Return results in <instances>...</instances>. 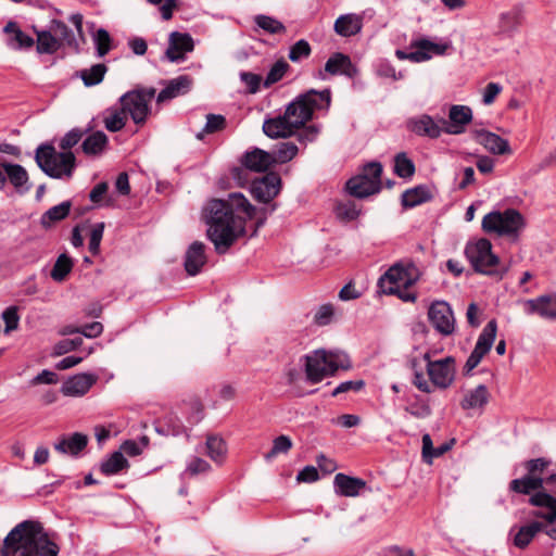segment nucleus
<instances>
[{"label":"nucleus","mask_w":556,"mask_h":556,"mask_svg":"<svg viewBox=\"0 0 556 556\" xmlns=\"http://www.w3.org/2000/svg\"><path fill=\"white\" fill-rule=\"evenodd\" d=\"M193 40L189 34L173 31L169 35L168 47L165 55L172 62L185 59V53L193 50Z\"/></svg>","instance_id":"obj_17"},{"label":"nucleus","mask_w":556,"mask_h":556,"mask_svg":"<svg viewBox=\"0 0 556 556\" xmlns=\"http://www.w3.org/2000/svg\"><path fill=\"white\" fill-rule=\"evenodd\" d=\"M88 443L87 435L75 432L70 437H64L60 439L58 443L54 444V448L62 453V454H70V455H78Z\"/></svg>","instance_id":"obj_31"},{"label":"nucleus","mask_w":556,"mask_h":556,"mask_svg":"<svg viewBox=\"0 0 556 556\" xmlns=\"http://www.w3.org/2000/svg\"><path fill=\"white\" fill-rule=\"evenodd\" d=\"M1 318L4 323V333L8 334L12 331L17 330L20 325V315L17 306H9L7 307L2 314Z\"/></svg>","instance_id":"obj_51"},{"label":"nucleus","mask_w":556,"mask_h":556,"mask_svg":"<svg viewBox=\"0 0 556 556\" xmlns=\"http://www.w3.org/2000/svg\"><path fill=\"white\" fill-rule=\"evenodd\" d=\"M59 381L58 375L54 371L43 369L37 376H35L29 384L35 387L39 384H56Z\"/></svg>","instance_id":"obj_62"},{"label":"nucleus","mask_w":556,"mask_h":556,"mask_svg":"<svg viewBox=\"0 0 556 556\" xmlns=\"http://www.w3.org/2000/svg\"><path fill=\"white\" fill-rule=\"evenodd\" d=\"M529 503L532 506L544 507L547 509L545 513L535 511V517L542 518L548 523L556 521V496H554L552 493H548L547 491L534 493L529 498Z\"/></svg>","instance_id":"obj_23"},{"label":"nucleus","mask_w":556,"mask_h":556,"mask_svg":"<svg viewBox=\"0 0 556 556\" xmlns=\"http://www.w3.org/2000/svg\"><path fill=\"white\" fill-rule=\"evenodd\" d=\"M333 314L334 307L332 304H323L314 314V323L318 326H326L331 323Z\"/></svg>","instance_id":"obj_58"},{"label":"nucleus","mask_w":556,"mask_h":556,"mask_svg":"<svg viewBox=\"0 0 556 556\" xmlns=\"http://www.w3.org/2000/svg\"><path fill=\"white\" fill-rule=\"evenodd\" d=\"M427 372L431 382L441 389L448 388L455 375V359L452 356L445 358L429 362L427 364Z\"/></svg>","instance_id":"obj_14"},{"label":"nucleus","mask_w":556,"mask_h":556,"mask_svg":"<svg viewBox=\"0 0 556 556\" xmlns=\"http://www.w3.org/2000/svg\"><path fill=\"white\" fill-rule=\"evenodd\" d=\"M97 377L91 374H78L73 377H70L65 380L61 387V392L65 396H83L85 395L91 387L96 383Z\"/></svg>","instance_id":"obj_19"},{"label":"nucleus","mask_w":556,"mask_h":556,"mask_svg":"<svg viewBox=\"0 0 556 556\" xmlns=\"http://www.w3.org/2000/svg\"><path fill=\"white\" fill-rule=\"evenodd\" d=\"M448 46L446 43H435L428 39L414 40L410 43L413 53H416L420 59L414 60L415 63H420L430 60L433 55H442L445 53Z\"/></svg>","instance_id":"obj_26"},{"label":"nucleus","mask_w":556,"mask_h":556,"mask_svg":"<svg viewBox=\"0 0 556 556\" xmlns=\"http://www.w3.org/2000/svg\"><path fill=\"white\" fill-rule=\"evenodd\" d=\"M394 172L399 177L408 178L415 173V165L404 152L397 153L394 159Z\"/></svg>","instance_id":"obj_47"},{"label":"nucleus","mask_w":556,"mask_h":556,"mask_svg":"<svg viewBox=\"0 0 556 556\" xmlns=\"http://www.w3.org/2000/svg\"><path fill=\"white\" fill-rule=\"evenodd\" d=\"M289 70V64L285 61V60H279L277 61L269 70L266 78H265V81H264V85L265 87H269L274 84H276L277 81H279L280 79H282V77L285 76V74L287 73V71Z\"/></svg>","instance_id":"obj_53"},{"label":"nucleus","mask_w":556,"mask_h":556,"mask_svg":"<svg viewBox=\"0 0 556 556\" xmlns=\"http://www.w3.org/2000/svg\"><path fill=\"white\" fill-rule=\"evenodd\" d=\"M84 135V130L74 128L64 135L59 146L64 152H71L70 149L76 146L81 140Z\"/></svg>","instance_id":"obj_57"},{"label":"nucleus","mask_w":556,"mask_h":556,"mask_svg":"<svg viewBox=\"0 0 556 556\" xmlns=\"http://www.w3.org/2000/svg\"><path fill=\"white\" fill-rule=\"evenodd\" d=\"M206 453L216 464H223L227 455V444L223 438L208 435L206 438Z\"/></svg>","instance_id":"obj_38"},{"label":"nucleus","mask_w":556,"mask_h":556,"mask_svg":"<svg viewBox=\"0 0 556 556\" xmlns=\"http://www.w3.org/2000/svg\"><path fill=\"white\" fill-rule=\"evenodd\" d=\"M298 147L293 142H281L278 144L277 150L274 152L273 159L275 163H287L298 154Z\"/></svg>","instance_id":"obj_48"},{"label":"nucleus","mask_w":556,"mask_h":556,"mask_svg":"<svg viewBox=\"0 0 556 556\" xmlns=\"http://www.w3.org/2000/svg\"><path fill=\"white\" fill-rule=\"evenodd\" d=\"M489 402V391L484 384H479L469 391L463 399L460 406L464 409L481 408Z\"/></svg>","instance_id":"obj_34"},{"label":"nucleus","mask_w":556,"mask_h":556,"mask_svg":"<svg viewBox=\"0 0 556 556\" xmlns=\"http://www.w3.org/2000/svg\"><path fill=\"white\" fill-rule=\"evenodd\" d=\"M431 193L425 186L406 190L402 195V203L406 207H414L430 200Z\"/></svg>","instance_id":"obj_41"},{"label":"nucleus","mask_w":556,"mask_h":556,"mask_svg":"<svg viewBox=\"0 0 556 556\" xmlns=\"http://www.w3.org/2000/svg\"><path fill=\"white\" fill-rule=\"evenodd\" d=\"M253 20L257 28L270 35L285 34L287 30L280 21L269 15L258 14Z\"/></svg>","instance_id":"obj_42"},{"label":"nucleus","mask_w":556,"mask_h":556,"mask_svg":"<svg viewBox=\"0 0 556 556\" xmlns=\"http://www.w3.org/2000/svg\"><path fill=\"white\" fill-rule=\"evenodd\" d=\"M450 122L444 128L448 135H460L465 131L466 125L472 121V111L466 105H452L448 111Z\"/></svg>","instance_id":"obj_18"},{"label":"nucleus","mask_w":556,"mask_h":556,"mask_svg":"<svg viewBox=\"0 0 556 556\" xmlns=\"http://www.w3.org/2000/svg\"><path fill=\"white\" fill-rule=\"evenodd\" d=\"M520 23V13L517 10H513L501 15V24L504 30H515Z\"/></svg>","instance_id":"obj_60"},{"label":"nucleus","mask_w":556,"mask_h":556,"mask_svg":"<svg viewBox=\"0 0 556 556\" xmlns=\"http://www.w3.org/2000/svg\"><path fill=\"white\" fill-rule=\"evenodd\" d=\"M71 206L72 203L70 201H64L58 205L52 206L41 216V225L45 228H48L53 223L64 219L70 214Z\"/></svg>","instance_id":"obj_40"},{"label":"nucleus","mask_w":556,"mask_h":556,"mask_svg":"<svg viewBox=\"0 0 556 556\" xmlns=\"http://www.w3.org/2000/svg\"><path fill=\"white\" fill-rule=\"evenodd\" d=\"M428 318L433 328L442 336H450L455 330V317L451 306L444 301L432 303L428 309Z\"/></svg>","instance_id":"obj_12"},{"label":"nucleus","mask_w":556,"mask_h":556,"mask_svg":"<svg viewBox=\"0 0 556 556\" xmlns=\"http://www.w3.org/2000/svg\"><path fill=\"white\" fill-rule=\"evenodd\" d=\"M543 523L533 521L529 525L520 527L514 534V545L518 548H526L534 536L543 530Z\"/></svg>","instance_id":"obj_33"},{"label":"nucleus","mask_w":556,"mask_h":556,"mask_svg":"<svg viewBox=\"0 0 556 556\" xmlns=\"http://www.w3.org/2000/svg\"><path fill=\"white\" fill-rule=\"evenodd\" d=\"M242 163L247 169L262 173L266 172L271 165H274V159L270 153L256 148L244 154Z\"/></svg>","instance_id":"obj_28"},{"label":"nucleus","mask_w":556,"mask_h":556,"mask_svg":"<svg viewBox=\"0 0 556 556\" xmlns=\"http://www.w3.org/2000/svg\"><path fill=\"white\" fill-rule=\"evenodd\" d=\"M292 440L288 435H279L274 439L271 450L264 455L266 460H271L279 454H287L292 448Z\"/></svg>","instance_id":"obj_49"},{"label":"nucleus","mask_w":556,"mask_h":556,"mask_svg":"<svg viewBox=\"0 0 556 556\" xmlns=\"http://www.w3.org/2000/svg\"><path fill=\"white\" fill-rule=\"evenodd\" d=\"M127 114L124 111L123 106L121 108H111L105 111L103 117V124L105 128L111 132H116L123 129L126 125Z\"/></svg>","instance_id":"obj_37"},{"label":"nucleus","mask_w":556,"mask_h":556,"mask_svg":"<svg viewBox=\"0 0 556 556\" xmlns=\"http://www.w3.org/2000/svg\"><path fill=\"white\" fill-rule=\"evenodd\" d=\"M509 490L526 495L531 494L533 491H536L535 493L546 491L543 489V479H532L527 475L520 479L511 480Z\"/></svg>","instance_id":"obj_36"},{"label":"nucleus","mask_w":556,"mask_h":556,"mask_svg":"<svg viewBox=\"0 0 556 556\" xmlns=\"http://www.w3.org/2000/svg\"><path fill=\"white\" fill-rule=\"evenodd\" d=\"M97 55L103 58L112 49V39L108 30L99 28L93 36Z\"/></svg>","instance_id":"obj_50"},{"label":"nucleus","mask_w":556,"mask_h":556,"mask_svg":"<svg viewBox=\"0 0 556 556\" xmlns=\"http://www.w3.org/2000/svg\"><path fill=\"white\" fill-rule=\"evenodd\" d=\"M471 135L479 144L483 146L492 154L503 155L511 153L508 141L494 132L475 129L471 131Z\"/></svg>","instance_id":"obj_16"},{"label":"nucleus","mask_w":556,"mask_h":556,"mask_svg":"<svg viewBox=\"0 0 556 556\" xmlns=\"http://www.w3.org/2000/svg\"><path fill=\"white\" fill-rule=\"evenodd\" d=\"M255 214V207L239 192L227 200L212 199L203 208L206 235L217 254H225L245 235V224Z\"/></svg>","instance_id":"obj_1"},{"label":"nucleus","mask_w":556,"mask_h":556,"mask_svg":"<svg viewBox=\"0 0 556 556\" xmlns=\"http://www.w3.org/2000/svg\"><path fill=\"white\" fill-rule=\"evenodd\" d=\"M465 256L477 273L502 277L507 268L500 265L498 257L492 252V244L485 238L468 241Z\"/></svg>","instance_id":"obj_5"},{"label":"nucleus","mask_w":556,"mask_h":556,"mask_svg":"<svg viewBox=\"0 0 556 556\" xmlns=\"http://www.w3.org/2000/svg\"><path fill=\"white\" fill-rule=\"evenodd\" d=\"M352 68L351 59L340 52L331 55L325 64V71L330 75L344 74L350 76Z\"/></svg>","instance_id":"obj_35"},{"label":"nucleus","mask_w":556,"mask_h":556,"mask_svg":"<svg viewBox=\"0 0 556 556\" xmlns=\"http://www.w3.org/2000/svg\"><path fill=\"white\" fill-rule=\"evenodd\" d=\"M108 143V136L103 131H94L85 138L81 150L88 156H98L103 153Z\"/></svg>","instance_id":"obj_32"},{"label":"nucleus","mask_w":556,"mask_h":556,"mask_svg":"<svg viewBox=\"0 0 556 556\" xmlns=\"http://www.w3.org/2000/svg\"><path fill=\"white\" fill-rule=\"evenodd\" d=\"M523 312L545 320H556V293H545L522 301Z\"/></svg>","instance_id":"obj_13"},{"label":"nucleus","mask_w":556,"mask_h":556,"mask_svg":"<svg viewBox=\"0 0 556 556\" xmlns=\"http://www.w3.org/2000/svg\"><path fill=\"white\" fill-rule=\"evenodd\" d=\"M205 245L203 242H192L185 254V269L188 275H198L202 267L206 264Z\"/></svg>","instance_id":"obj_22"},{"label":"nucleus","mask_w":556,"mask_h":556,"mask_svg":"<svg viewBox=\"0 0 556 556\" xmlns=\"http://www.w3.org/2000/svg\"><path fill=\"white\" fill-rule=\"evenodd\" d=\"M106 71L108 67L104 64L99 63L92 65L90 68L81 70L79 72V77L84 81L85 86L91 87L103 80Z\"/></svg>","instance_id":"obj_44"},{"label":"nucleus","mask_w":556,"mask_h":556,"mask_svg":"<svg viewBox=\"0 0 556 556\" xmlns=\"http://www.w3.org/2000/svg\"><path fill=\"white\" fill-rule=\"evenodd\" d=\"M497 331V323L495 319H491L482 332L480 333L478 341L475 345L473 351L469 355L465 366L464 374H470L481 362L483 356L491 350Z\"/></svg>","instance_id":"obj_11"},{"label":"nucleus","mask_w":556,"mask_h":556,"mask_svg":"<svg viewBox=\"0 0 556 556\" xmlns=\"http://www.w3.org/2000/svg\"><path fill=\"white\" fill-rule=\"evenodd\" d=\"M192 85V79L187 75L178 76L169 80L166 87L157 94V102L162 103L187 93Z\"/></svg>","instance_id":"obj_27"},{"label":"nucleus","mask_w":556,"mask_h":556,"mask_svg":"<svg viewBox=\"0 0 556 556\" xmlns=\"http://www.w3.org/2000/svg\"><path fill=\"white\" fill-rule=\"evenodd\" d=\"M312 49L305 39L298 40L294 45L290 47L289 50V60L291 62H300L302 59H306L311 55Z\"/></svg>","instance_id":"obj_52"},{"label":"nucleus","mask_w":556,"mask_h":556,"mask_svg":"<svg viewBox=\"0 0 556 556\" xmlns=\"http://www.w3.org/2000/svg\"><path fill=\"white\" fill-rule=\"evenodd\" d=\"M226 126V119L223 115H219V114H207L206 116V124L203 128V131L202 132H199L197 135V138L198 139H202L203 138V132H206V134H213L215 131H219L222 129H224Z\"/></svg>","instance_id":"obj_55"},{"label":"nucleus","mask_w":556,"mask_h":556,"mask_svg":"<svg viewBox=\"0 0 556 556\" xmlns=\"http://www.w3.org/2000/svg\"><path fill=\"white\" fill-rule=\"evenodd\" d=\"M331 101L330 90L317 91L311 89L307 92L298 96L286 108L287 117L298 129L302 128L312 119L315 110L328 109Z\"/></svg>","instance_id":"obj_4"},{"label":"nucleus","mask_w":556,"mask_h":556,"mask_svg":"<svg viewBox=\"0 0 556 556\" xmlns=\"http://www.w3.org/2000/svg\"><path fill=\"white\" fill-rule=\"evenodd\" d=\"M363 28V14L348 13L340 15L333 25L334 31L341 37H352Z\"/></svg>","instance_id":"obj_25"},{"label":"nucleus","mask_w":556,"mask_h":556,"mask_svg":"<svg viewBox=\"0 0 556 556\" xmlns=\"http://www.w3.org/2000/svg\"><path fill=\"white\" fill-rule=\"evenodd\" d=\"M210 469L211 466L206 460L200 457H193L187 465L186 473L195 476L199 473L207 472Z\"/></svg>","instance_id":"obj_61"},{"label":"nucleus","mask_w":556,"mask_h":556,"mask_svg":"<svg viewBox=\"0 0 556 556\" xmlns=\"http://www.w3.org/2000/svg\"><path fill=\"white\" fill-rule=\"evenodd\" d=\"M525 218L515 208H507L503 212L493 211L484 215L481 227L486 233H495L501 237H508L517 240L525 228Z\"/></svg>","instance_id":"obj_7"},{"label":"nucleus","mask_w":556,"mask_h":556,"mask_svg":"<svg viewBox=\"0 0 556 556\" xmlns=\"http://www.w3.org/2000/svg\"><path fill=\"white\" fill-rule=\"evenodd\" d=\"M281 179L276 173H268L255 179L251 186L253 198L263 203H269L280 191Z\"/></svg>","instance_id":"obj_15"},{"label":"nucleus","mask_w":556,"mask_h":556,"mask_svg":"<svg viewBox=\"0 0 556 556\" xmlns=\"http://www.w3.org/2000/svg\"><path fill=\"white\" fill-rule=\"evenodd\" d=\"M104 227V223H97L91 227L88 248L92 255H98L100 253V244L103 238Z\"/></svg>","instance_id":"obj_56"},{"label":"nucleus","mask_w":556,"mask_h":556,"mask_svg":"<svg viewBox=\"0 0 556 556\" xmlns=\"http://www.w3.org/2000/svg\"><path fill=\"white\" fill-rule=\"evenodd\" d=\"M304 372L309 383H318L324 379L333 376L340 368L350 367L345 354L327 351L324 349L315 350L303 356Z\"/></svg>","instance_id":"obj_3"},{"label":"nucleus","mask_w":556,"mask_h":556,"mask_svg":"<svg viewBox=\"0 0 556 556\" xmlns=\"http://www.w3.org/2000/svg\"><path fill=\"white\" fill-rule=\"evenodd\" d=\"M336 212L339 218L344 220H353L358 217L361 210L357 207L354 201L349 200L339 203L337 205Z\"/></svg>","instance_id":"obj_54"},{"label":"nucleus","mask_w":556,"mask_h":556,"mask_svg":"<svg viewBox=\"0 0 556 556\" xmlns=\"http://www.w3.org/2000/svg\"><path fill=\"white\" fill-rule=\"evenodd\" d=\"M502 90L503 87L500 84L489 83L483 90L482 102L485 105H491L495 101L496 97L502 92Z\"/></svg>","instance_id":"obj_64"},{"label":"nucleus","mask_w":556,"mask_h":556,"mask_svg":"<svg viewBox=\"0 0 556 556\" xmlns=\"http://www.w3.org/2000/svg\"><path fill=\"white\" fill-rule=\"evenodd\" d=\"M59 545L38 520L17 523L3 539L0 556H58Z\"/></svg>","instance_id":"obj_2"},{"label":"nucleus","mask_w":556,"mask_h":556,"mask_svg":"<svg viewBox=\"0 0 556 556\" xmlns=\"http://www.w3.org/2000/svg\"><path fill=\"white\" fill-rule=\"evenodd\" d=\"M263 131L267 137L277 139L292 136L296 131V128L292 122L289 121V117H287V113L285 112L283 115L265 119L263 124Z\"/></svg>","instance_id":"obj_20"},{"label":"nucleus","mask_w":556,"mask_h":556,"mask_svg":"<svg viewBox=\"0 0 556 556\" xmlns=\"http://www.w3.org/2000/svg\"><path fill=\"white\" fill-rule=\"evenodd\" d=\"M156 90L154 88H140L126 92L119 99L126 114H129L131 119L137 125L146 123L150 113L149 104L155 97Z\"/></svg>","instance_id":"obj_9"},{"label":"nucleus","mask_w":556,"mask_h":556,"mask_svg":"<svg viewBox=\"0 0 556 556\" xmlns=\"http://www.w3.org/2000/svg\"><path fill=\"white\" fill-rule=\"evenodd\" d=\"M83 344L81 337H76L73 339H63L59 341L54 346V354L55 355H63L68 352H72L76 349H78Z\"/></svg>","instance_id":"obj_59"},{"label":"nucleus","mask_w":556,"mask_h":556,"mask_svg":"<svg viewBox=\"0 0 556 556\" xmlns=\"http://www.w3.org/2000/svg\"><path fill=\"white\" fill-rule=\"evenodd\" d=\"M38 166L52 178L72 177L75 168L73 152H58L51 144H42L36 150Z\"/></svg>","instance_id":"obj_6"},{"label":"nucleus","mask_w":556,"mask_h":556,"mask_svg":"<svg viewBox=\"0 0 556 556\" xmlns=\"http://www.w3.org/2000/svg\"><path fill=\"white\" fill-rule=\"evenodd\" d=\"M3 31L9 36L8 46L14 50L30 49L35 43L34 39L25 34L15 22H9Z\"/></svg>","instance_id":"obj_29"},{"label":"nucleus","mask_w":556,"mask_h":556,"mask_svg":"<svg viewBox=\"0 0 556 556\" xmlns=\"http://www.w3.org/2000/svg\"><path fill=\"white\" fill-rule=\"evenodd\" d=\"M414 266L403 267L399 264L390 267L386 274L379 279V285L384 293L399 292L400 289H408L416 280L417 276L413 275Z\"/></svg>","instance_id":"obj_10"},{"label":"nucleus","mask_w":556,"mask_h":556,"mask_svg":"<svg viewBox=\"0 0 556 556\" xmlns=\"http://www.w3.org/2000/svg\"><path fill=\"white\" fill-rule=\"evenodd\" d=\"M0 166L7 179L17 191H27L29 189V186H27L29 180L28 174L22 165L2 163Z\"/></svg>","instance_id":"obj_30"},{"label":"nucleus","mask_w":556,"mask_h":556,"mask_svg":"<svg viewBox=\"0 0 556 556\" xmlns=\"http://www.w3.org/2000/svg\"><path fill=\"white\" fill-rule=\"evenodd\" d=\"M337 494L346 497L357 496L366 486V482L361 478L350 477L344 473H337L333 480Z\"/></svg>","instance_id":"obj_24"},{"label":"nucleus","mask_w":556,"mask_h":556,"mask_svg":"<svg viewBox=\"0 0 556 556\" xmlns=\"http://www.w3.org/2000/svg\"><path fill=\"white\" fill-rule=\"evenodd\" d=\"M551 465V460L544 457L533 458L525 462L523 467L527 471V476L532 479H543V472Z\"/></svg>","instance_id":"obj_46"},{"label":"nucleus","mask_w":556,"mask_h":556,"mask_svg":"<svg viewBox=\"0 0 556 556\" xmlns=\"http://www.w3.org/2000/svg\"><path fill=\"white\" fill-rule=\"evenodd\" d=\"M73 266L74 263L72 258L67 254L63 253L56 258L50 276L54 281L61 282L72 271Z\"/></svg>","instance_id":"obj_43"},{"label":"nucleus","mask_w":556,"mask_h":556,"mask_svg":"<svg viewBox=\"0 0 556 556\" xmlns=\"http://www.w3.org/2000/svg\"><path fill=\"white\" fill-rule=\"evenodd\" d=\"M382 165L379 162L366 164L363 172L346 182L348 192L359 199L378 193L381 189Z\"/></svg>","instance_id":"obj_8"},{"label":"nucleus","mask_w":556,"mask_h":556,"mask_svg":"<svg viewBox=\"0 0 556 556\" xmlns=\"http://www.w3.org/2000/svg\"><path fill=\"white\" fill-rule=\"evenodd\" d=\"M60 48L59 40L50 31H37V51L38 53L52 54Z\"/></svg>","instance_id":"obj_45"},{"label":"nucleus","mask_w":556,"mask_h":556,"mask_svg":"<svg viewBox=\"0 0 556 556\" xmlns=\"http://www.w3.org/2000/svg\"><path fill=\"white\" fill-rule=\"evenodd\" d=\"M52 29L56 35L60 36L62 40L66 41L68 45L75 42L74 34L65 23L61 21H53Z\"/></svg>","instance_id":"obj_63"},{"label":"nucleus","mask_w":556,"mask_h":556,"mask_svg":"<svg viewBox=\"0 0 556 556\" xmlns=\"http://www.w3.org/2000/svg\"><path fill=\"white\" fill-rule=\"evenodd\" d=\"M129 467L128 460L121 451L114 452L109 458L102 462L100 470L105 476H112Z\"/></svg>","instance_id":"obj_39"},{"label":"nucleus","mask_w":556,"mask_h":556,"mask_svg":"<svg viewBox=\"0 0 556 556\" xmlns=\"http://www.w3.org/2000/svg\"><path fill=\"white\" fill-rule=\"evenodd\" d=\"M407 128L417 136L437 139L444 131L430 115L424 114L407 122Z\"/></svg>","instance_id":"obj_21"}]
</instances>
